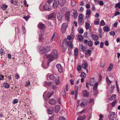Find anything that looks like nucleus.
<instances>
[{"label":"nucleus","instance_id":"obj_43","mask_svg":"<svg viewBox=\"0 0 120 120\" xmlns=\"http://www.w3.org/2000/svg\"><path fill=\"white\" fill-rule=\"evenodd\" d=\"M88 45L89 46H91L93 45V42L92 41H90L88 42Z\"/></svg>","mask_w":120,"mask_h":120},{"label":"nucleus","instance_id":"obj_39","mask_svg":"<svg viewBox=\"0 0 120 120\" xmlns=\"http://www.w3.org/2000/svg\"><path fill=\"white\" fill-rule=\"evenodd\" d=\"M99 20L98 19H96L94 22V24L95 25H98L99 24Z\"/></svg>","mask_w":120,"mask_h":120},{"label":"nucleus","instance_id":"obj_28","mask_svg":"<svg viewBox=\"0 0 120 120\" xmlns=\"http://www.w3.org/2000/svg\"><path fill=\"white\" fill-rule=\"evenodd\" d=\"M113 66V65L112 64H110L109 65L108 68V71H110L112 69Z\"/></svg>","mask_w":120,"mask_h":120},{"label":"nucleus","instance_id":"obj_25","mask_svg":"<svg viewBox=\"0 0 120 120\" xmlns=\"http://www.w3.org/2000/svg\"><path fill=\"white\" fill-rule=\"evenodd\" d=\"M85 101H87L86 100H85ZM87 105V103L85 101V102H82L80 104V105L81 107H84L85 105Z\"/></svg>","mask_w":120,"mask_h":120},{"label":"nucleus","instance_id":"obj_36","mask_svg":"<svg viewBox=\"0 0 120 120\" xmlns=\"http://www.w3.org/2000/svg\"><path fill=\"white\" fill-rule=\"evenodd\" d=\"M3 86L5 88H8L9 87V85L7 83H5L3 84Z\"/></svg>","mask_w":120,"mask_h":120},{"label":"nucleus","instance_id":"obj_64","mask_svg":"<svg viewBox=\"0 0 120 120\" xmlns=\"http://www.w3.org/2000/svg\"><path fill=\"white\" fill-rule=\"evenodd\" d=\"M100 43V42L98 41H96L94 42V44L96 45H98Z\"/></svg>","mask_w":120,"mask_h":120},{"label":"nucleus","instance_id":"obj_20","mask_svg":"<svg viewBox=\"0 0 120 120\" xmlns=\"http://www.w3.org/2000/svg\"><path fill=\"white\" fill-rule=\"evenodd\" d=\"M83 16L82 14L79 15L78 17V22L79 23H81L82 21Z\"/></svg>","mask_w":120,"mask_h":120},{"label":"nucleus","instance_id":"obj_49","mask_svg":"<svg viewBox=\"0 0 120 120\" xmlns=\"http://www.w3.org/2000/svg\"><path fill=\"white\" fill-rule=\"evenodd\" d=\"M54 78V76L53 75L51 74L49 76V78L50 79L53 80Z\"/></svg>","mask_w":120,"mask_h":120},{"label":"nucleus","instance_id":"obj_62","mask_svg":"<svg viewBox=\"0 0 120 120\" xmlns=\"http://www.w3.org/2000/svg\"><path fill=\"white\" fill-rule=\"evenodd\" d=\"M30 81H29L28 82H26L25 84V86H28L30 85Z\"/></svg>","mask_w":120,"mask_h":120},{"label":"nucleus","instance_id":"obj_10","mask_svg":"<svg viewBox=\"0 0 120 120\" xmlns=\"http://www.w3.org/2000/svg\"><path fill=\"white\" fill-rule=\"evenodd\" d=\"M53 108L52 106L50 107L48 110V113L49 114H52L53 112Z\"/></svg>","mask_w":120,"mask_h":120},{"label":"nucleus","instance_id":"obj_63","mask_svg":"<svg viewBox=\"0 0 120 120\" xmlns=\"http://www.w3.org/2000/svg\"><path fill=\"white\" fill-rule=\"evenodd\" d=\"M83 31H84L82 29H81L79 30V33L80 34H82L83 33Z\"/></svg>","mask_w":120,"mask_h":120},{"label":"nucleus","instance_id":"obj_19","mask_svg":"<svg viewBox=\"0 0 120 120\" xmlns=\"http://www.w3.org/2000/svg\"><path fill=\"white\" fill-rule=\"evenodd\" d=\"M83 96L85 97H88L89 95V93L86 90L83 91Z\"/></svg>","mask_w":120,"mask_h":120},{"label":"nucleus","instance_id":"obj_42","mask_svg":"<svg viewBox=\"0 0 120 120\" xmlns=\"http://www.w3.org/2000/svg\"><path fill=\"white\" fill-rule=\"evenodd\" d=\"M84 119V117L82 116H80L78 118L77 120H83Z\"/></svg>","mask_w":120,"mask_h":120},{"label":"nucleus","instance_id":"obj_14","mask_svg":"<svg viewBox=\"0 0 120 120\" xmlns=\"http://www.w3.org/2000/svg\"><path fill=\"white\" fill-rule=\"evenodd\" d=\"M70 14V12L68 11L66 12L65 15L66 19L68 21L69 20V19Z\"/></svg>","mask_w":120,"mask_h":120},{"label":"nucleus","instance_id":"obj_40","mask_svg":"<svg viewBox=\"0 0 120 120\" xmlns=\"http://www.w3.org/2000/svg\"><path fill=\"white\" fill-rule=\"evenodd\" d=\"M106 80L107 83L108 85H109L110 83L112 82V81H110L108 77H107L106 78Z\"/></svg>","mask_w":120,"mask_h":120},{"label":"nucleus","instance_id":"obj_15","mask_svg":"<svg viewBox=\"0 0 120 120\" xmlns=\"http://www.w3.org/2000/svg\"><path fill=\"white\" fill-rule=\"evenodd\" d=\"M56 15L55 13H52L49 16L48 19H49L52 18H54L56 17Z\"/></svg>","mask_w":120,"mask_h":120},{"label":"nucleus","instance_id":"obj_52","mask_svg":"<svg viewBox=\"0 0 120 120\" xmlns=\"http://www.w3.org/2000/svg\"><path fill=\"white\" fill-rule=\"evenodd\" d=\"M44 47H41V52L42 53H44L45 52H46L45 51L44 49H43V48Z\"/></svg>","mask_w":120,"mask_h":120},{"label":"nucleus","instance_id":"obj_7","mask_svg":"<svg viewBox=\"0 0 120 120\" xmlns=\"http://www.w3.org/2000/svg\"><path fill=\"white\" fill-rule=\"evenodd\" d=\"M43 8L44 9L49 11H50L52 9L51 7L50 6H48L47 4L44 5Z\"/></svg>","mask_w":120,"mask_h":120},{"label":"nucleus","instance_id":"obj_17","mask_svg":"<svg viewBox=\"0 0 120 120\" xmlns=\"http://www.w3.org/2000/svg\"><path fill=\"white\" fill-rule=\"evenodd\" d=\"M67 45L66 43H63L62 46V49L63 51L64 52L66 49Z\"/></svg>","mask_w":120,"mask_h":120},{"label":"nucleus","instance_id":"obj_11","mask_svg":"<svg viewBox=\"0 0 120 120\" xmlns=\"http://www.w3.org/2000/svg\"><path fill=\"white\" fill-rule=\"evenodd\" d=\"M82 67L84 69L86 70L87 72H88V71L87 69L88 64L87 63H85L82 64Z\"/></svg>","mask_w":120,"mask_h":120},{"label":"nucleus","instance_id":"obj_24","mask_svg":"<svg viewBox=\"0 0 120 120\" xmlns=\"http://www.w3.org/2000/svg\"><path fill=\"white\" fill-rule=\"evenodd\" d=\"M57 35V33L56 32H55L54 33L51 39L50 40V42H52L53 41L54 39L55 36L56 35Z\"/></svg>","mask_w":120,"mask_h":120},{"label":"nucleus","instance_id":"obj_46","mask_svg":"<svg viewBox=\"0 0 120 120\" xmlns=\"http://www.w3.org/2000/svg\"><path fill=\"white\" fill-rule=\"evenodd\" d=\"M90 24L89 23H87L86 24L85 26L86 29H88L89 27Z\"/></svg>","mask_w":120,"mask_h":120},{"label":"nucleus","instance_id":"obj_5","mask_svg":"<svg viewBox=\"0 0 120 120\" xmlns=\"http://www.w3.org/2000/svg\"><path fill=\"white\" fill-rule=\"evenodd\" d=\"M59 1L58 0H55L53 3V6L54 8H56L58 6Z\"/></svg>","mask_w":120,"mask_h":120},{"label":"nucleus","instance_id":"obj_54","mask_svg":"<svg viewBox=\"0 0 120 120\" xmlns=\"http://www.w3.org/2000/svg\"><path fill=\"white\" fill-rule=\"evenodd\" d=\"M0 54L1 55L4 54V50L1 49L0 50Z\"/></svg>","mask_w":120,"mask_h":120},{"label":"nucleus","instance_id":"obj_16","mask_svg":"<svg viewBox=\"0 0 120 120\" xmlns=\"http://www.w3.org/2000/svg\"><path fill=\"white\" fill-rule=\"evenodd\" d=\"M63 15L62 14H60V13H58L57 14V18L59 21L61 20L63 18Z\"/></svg>","mask_w":120,"mask_h":120},{"label":"nucleus","instance_id":"obj_29","mask_svg":"<svg viewBox=\"0 0 120 120\" xmlns=\"http://www.w3.org/2000/svg\"><path fill=\"white\" fill-rule=\"evenodd\" d=\"M80 49H81L82 51H85L86 49V48L85 47L82 46V45H80L79 46Z\"/></svg>","mask_w":120,"mask_h":120},{"label":"nucleus","instance_id":"obj_9","mask_svg":"<svg viewBox=\"0 0 120 120\" xmlns=\"http://www.w3.org/2000/svg\"><path fill=\"white\" fill-rule=\"evenodd\" d=\"M48 102L51 105H55L56 104V101L53 98L49 99Z\"/></svg>","mask_w":120,"mask_h":120},{"label":"nucleus","instance_id":"obj_8","mask_svg":"<svg viewBox=\"0 0 120 120\" xmlns=\"http://www.w3.org/2000/svg\"><path fill=\"white\" fill-rule=\"evenodd\" d=\"M44 34V33H41L39 34V41L42 42L44 40V38L43 36Z\"/></svg>","mask_w":120,"mask_h":120},{"label":"nucleus","instance_id":"obj_32","mask_svg":"<svg viewBox=\"0 0 120 120\" xmlns=\"http://www.w3.org/2000/svg\"><path fill=\"white\" fill-rule=\"evenodd\" d=\"M67 44L70 48H73L72 44L70 41H69L68 42Z\"/></svg>","mask_w":120,"mask_h":120},{"label":"nucleus","instance_id":"obj_3","mask_svg":"<svg viewBox=\"0 0 120 120\" xmlns=\"http://www.w3.org/2000/svg\"><path fill=\"white\" fill-rule=\"evenodd\" d=\"M115 115V112H111L108 115L109 119V120H113L115 119L114 116Z\"/></svg>","mask_w":120,"mask_h":120},{"label":"nucleus","instance_id":"obj_61","mask_svg":"<svg viewBox=\"0 0 120 120\" xmlns=\"http://www.w3.org/2000/svg\"><path fill=\"white\" fill-rule=\"evenodd\" d=\"M52 0H48L47 1V2L49 4H50L52 2Z\"/></svg>","mask_w":120,"mask_h":120},{"label":"nucleus","instance_id":"obj_31","mask_svg":"<svg viewBox=\"0 0 120 120\" xmlns=\"http://www.w3.org/2000/svg\"><path fill=\"white\" fill-rule=\"evenodd\" d=\"M77 39L78 40L81 41L83 40V38L81 35H79L78 36Z\"/></svg>","mask_w":120,"mask_h":120},{"label":"nucleus","instance_id":"obj_57","mask_svg":"<svg viewBox=\"0 0 120 120\" xmlns=\"http://www.w3.org/2000/svg\"><path fill=\"white\" fill-rule=\"evenodd\" d=\"M105 65V64L104 63H101L100 64V67L102 68L104 67Z\"/></svg>","mask_w":120,"mask_h":120},{"label":"nucleus","instance_id":"obj_45","mask_svg":"<svg viewBox=\"0 0 120 120\" xmlns=\"http://www.w3.org/2000/svg\"><path fill=\"white\" fill-rule=\"evenodd\" d=\"M117 7H118L120 9V2H118L115 5V8H116Z\"/></svg>","mask_w":120,"mask_h":120},{"label":"nucleus","instance_id":"obj_18","mask_svg":"<svg viewBox=\"0 0 120 120\" xmlns=\"http://www.w3.org/2000/svg\"><path fill=\"white\" fill-rule=\"evenodd\" d=\"M91 11L90 10L88 9L87 10L86 14V17L88 18L89 17L90 15H91Z\"/></svg>","mask_w":120,"mask_h":120},{"label":"nucleus","instance_id":"obj_12","mask_svg":"<svg viewBox=\"0 0 120 120\" xmlns=\"http://www.w3.org/2000/svg\"><path fill=\"white\" fill-rule=\"evenodd\" d=\"M91 52V51L89 49L86 51L85 53L86 57H88V56H90Z\"/></svg>","mask_w":120,"mask_h":120},{"label":"nucleus","instance_id":"obj_59","mask_svg":"<svg viewBox=\"0 0 120 120\" xmlns=\"http://www.w3.org/2000/svg\"><path fill=\"white\" fill-rule=\"evenodd\" d=\"M104 45V43L103 42H101L100 44V47L101 48H103Z\"/></svg>","mask_w":120,"mask_h":120},{"label":"nucleus","instance_id":"obj_21","mask_svg":"<svg viewBox=\"0 0 120 120\" xmlns=\"http://www.w3.org/2000/svg\"><path fill=\"white\" fill-rule=\"evenodd\" d=\"M92 37L94 41H97L98 39V36L95 34H93L92 36Z\"/></svg>","mask_w":120,"mask_h":120},{"label":"nucleus","instance_id":"obj_48","mask_svg":"<svg viewBox=\"0 0 120 120\" xmlns=\"http://www.w3.org/2000/svg\"><path fill=\"white\" fill-rule=\"evenodd\" d=\"M59 120H66L65 118L63 116H61L59 117Z\"/></svg>","mask_w":120,"mask_h":120},{"label":"nucleus","instance_id":"obj_2","mask_svg":"<svg viewBox=\"0 0 120 120\" xmlns=\"http://www.w3.org/2000/svg\"><path fill=\"white\" fill-rule=\"evenodd\" d=\"M95 78H91L89 81V84L91 86H94L93 87V90L94 91V94L95 95L97 93L98 90H97V87L98 85V82H95Z\"/></svg>","mask_w":120,"mask_h":120},{"label":"nucleus","instance_id":"obj_53","mask_svg":"<svg viewBox=\"0 0 120 120\" xmlns=\"http://www.w3.org/2000/svg\"><path fill=\"white\" fill-rule=\"evenodd\" d=\"M114 86L112 85L111 87V90H110V93H112V92H113V89H114Z\"/></svg>","mask_w":120,"mask_h":120},{"label":"nucleus","instance_id":"obj_44","mask_svg":"<svg viewBox=\"0 0 120 120\" xmlns=\"http://www.w3.org/2000/svg\"><path fill=\"white\" fill-rule=\"evenodd\" d=\"M74 37L72 36H69L67 37V38L69 40L72 39L74 38Z\"/></svg>","mask_w":120,"mask_h":120},{"label":"nucleus","instance_id":"obj_37","mask_svg":"<svg viewBox=\"0 0 120 120\" xmlns=\"http://www.w3.org/2000/svg\"><path fill=\"white\" fill-rule=\"evenodd\" d=\"M80 77L82 78H85L86 77V74L84 72H82L80 75Z\"/></svg>","mask_w":120,"mask_h":120},{"label":"nucleus","instance_id":"obj_33","mask_svg":"<svg viewBox=\"0 0 120 120\" xmlns=\"http://www.w3.org/2000/svg\"><path fill=\"white\" fill-rule=\"evenodd\" d=\"M116 97V95L115 94H113L111 96L110 98H109V99L111 101L115 99Z\"/></svg>","mask_w":120,"mask_h":120},{"label":"nucleus","instance_id":"obj_34","mask_svg":"<svg viewBox=\"0 0 120 120\" xmlns=\"http://www.w3.org/2000/svg\"><path fill=\"white\" fill-rule=\"evenodd\" d=\"M7 6L6 5H3L1 7V8L3 10H6L7 8Z\"/></svg>","mask_w":120,"mask_h":120},{"label":"nucleus","instance_id":"obj_27","mask_svg":"<svg viewBox=\"0 0 120 120\" xmlns=\"http://www.w3.org/2000/svg\"><path fill=\"white\" fill-rule=\"evenodd\" d=\"M54 92L53 91H51L48 93L47 95V97L49 98L51 96L53 93Z\"/></svg>","mask_w":120,"mask_h":120},{"label":"nucleus","instance_id":"obj_23","mask_svg":"<svg viewBox=\"0 0 120 120\" xmlns=\"http://www.w3.org/2000/svg\"><path fill=\"white\" fill-rule=\"evenodd\" d=\"M52 84V83L50 82H47L45 81L44 83V86H50Z\"/></svg>","mask_w":120,"mask_h":120},{"label":"nucleus","instance_id":"obj_47","mask_svg":"<svg viewBox=\"0 0 120 120\" xmlns=\"http://www.w3.org/2000/svg\"><path fill=\"white\" fill-rule=\"evenodd\" d=\"M105 23L103 20H102L100 22V25L101 26H103L105 25Z\"/></svg>","mask_w":120,"mask_h":120},{"label":"nucleus","instance_id":"obj_55","mask_svg":"<svg viewBox=\"0 0 120 120\" xmlns=\"http://www.w3.org/2000/svg\"><path fill=\"white\" fill-rule=\"evenodd\" d=\"M116 103V101H114L111 103V105L112 106H114Z\"/></svg>","mask_w":120,"mask_h":120},{"label":"nucleus","instance_id":"obj_4","mask_svg":"<svg viewBox=\"0 0 120 120\" xmlns=\"http://www.w3.org/2000/svg\"><path fill=\"white\" fill-rule=\"evenodd\" d=\"M67 27L68 25L66 23H64L62 24L61 30V31L62 33H64L65 32Z\"/></svg>","mask_w":120,"mask_h":120},{"label":"nucleus","instance_id":"obj_50","mask_svg":"<svg viewBox=\"0 0 120 120\" xmlns=\"http://www.w3.org/2000/svg\"><path fill=\"white\" fill-rule=\"evenodd\" d=\"M110 34L112 36H114L115 34V33L114 31H111L110 32Z\"/></svg>","mask_w":120,"mask_h":120},{"label":"nucleus","instance_id":"obj_6","mask_svg":"<svg viewBox=\"0 0 120 120\" xmlns=\"http://www.w3.org/2000/svg\"><path fill=\"white\" fill-rule=\"evenodd\" d=\"M38 28L43 30L44 28H45V25L42 23L41 22H40L38 25Z\"/></svg>","mask_w":120,"mask_h":120},{"label":"nucleus","instance_id":"obj_22","mask_svg":"<svg viewBox=\"0 0 120 120\" xmlns=\"http://www.w3.org/2000/svg\"><path fill=\"white\" fill-rule=\"evenodd\" d=\"M60 106L58 105H56L55 108V111L56 113H57L60 110Z\"/></svg>","mask_w":120,"mask_h":120},{"label":"nucleus","instance_id":"obj_60","mask_svg":"<svg viewBox=\"0 0 120 120\" xmlns=\"http://www.w3.org/2000/svg\"><path fill=\"white\" fill-rule=\"evenodd\" d=\"M120 14V13L119 11H117L115 13L114 16H116L117 15H119Z\"/></svg>","mask_w":120,"mask_h":120},{"label":"nucleus","instance_id":"obj_35","mask_svg":"<svg viewBox=\"0 0 120 120\" xmlns=\"http://www.w3.org/2000/svg\"><path fill=\"white\" fill-rule=\"evenodd\" d=\"M103 29H104V31H105L108 32L109 31L110 29L108 26H104L103 27Z\"/></svg>","mask_w":120,"mask_h":120},{"label":"nucleus","instance_id":"obj_56","mask_svg":"<svg viewBox=\"0 0 120 120\" xmlns=\"http://www.w3.org/2000/svg\"><path fill=\"white\" fill-rule=\"evenodd\" d=\"M81 65H79L77 67V70L78 71H80L81 70Z\"/></svg>","mask_w":120,"mask_h":120},{"label":"nucleus","instance_id":"obj_58","mask_svg":"<svg viewBox=\"0 0 120 120\" xmlns=\"http://www.w3.org/2000/svg\"><path fill=\"white\" fill-rule=\"evenodd\" d=\"M55 82L56 85L59 84L60 83V81L59 80H56L55 81Z\"/></svg>","mask_w":120,"mask_h":120},{"label":"nucleus","instance_id":"obj_13","mask_svg":"<svg viewBox=\"0 0 120 120\" xmlns=\"http://www.w3.org/2000/svg\"><path fill=\"white\" fill-rule=\"evenodd\" d=\"M56 67L57 68L58 71L60 72H61L62 71V68L60 64H58L56 65Z\"/></svg>","mask_w":120,"mask_h":120},{"label":"nucleus","instance_id":"obj_41","mask_svg":"<svg viewBox=\"0 0 120 120\" xmlns=\"http://www.w3.org/2000/svg\"><path fill=\"white\" fill-rule=\"evenodd\" d=\"M71 4L72 6H74L75 5L76 3L74 0H72L71 1Z\"/></svg>","mask_w":120,"mask_h":120},{"label":"nucleus","instance_id":"obj_26","mask_svg":"<svg viewBox=\"0 0 120 120\" xmlns=\"http://www.w3.org/2000/svg\"><path fill=\"white\" fill-rule=\"evenodd\" d=\"M73 16L75 18H77L78 15V13L75 10H74L73 12Z\"/></svg>","mask_w":120,"mask_h":120},{"label":"nucleus","instance_id":"obj_1","mask_svg":"<svg viewBox=\"0 0 120 120\" xmlns=\"http://www.w3.org/2000/svg\"><path fill=\"white\" fill-rule=\"evenodd\" d=\"M58 54L57 51L55 50H54L51 51L50 55L47 56V58L48 59V63L47 64L49 65V63L55 59L58 58Z\"/></svg>","mask_w":120,"mask_h":120},{"label":"nucleus","instance_id":"obj_30","mask_svg":"<svg viewBox=\"0 0 120 120\" xmlns=\"http://www.w3.org/2000/svg\"><path fill=\"white\" fill-rule=\"evenodd\" d=\"M43 49H44L46 52H48L50 51V48L49 47H45L43 48Z\"/></svg>","mask_w":120,"mask_h":120},{"label":"nucleus","instance_id":"obj_51","mask_svg":"<svg viewBox=\"0 0 120 120\" xmlns=\"http://www.w3.org/2000/svg\"><path fill=\"white\" fill-rule=\"evenodd\" d=\"M18 102V100L17 99H15L13 100V104H14L17 103Z\"/></svg>","mask_w":120,"mask_h":120},{"label":"nucleus","instance_id":"obj_38","mask_svg":"<svg viewBox=\"0 0 120 120\" xmlns=\"http://www.w3.org/2000/svg\"><path fill=\"white\" fill-rule=\"evenodd\" d=\"M78 53V50L77 49H75L74 51V54L75 56H77Z\"/></svg>","mask_w":120,"mask_h":120}]
</instances>
